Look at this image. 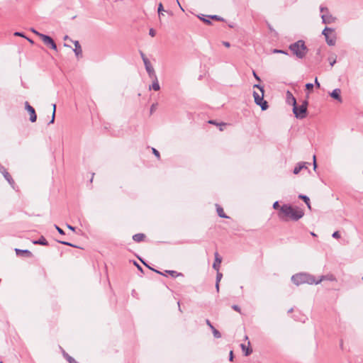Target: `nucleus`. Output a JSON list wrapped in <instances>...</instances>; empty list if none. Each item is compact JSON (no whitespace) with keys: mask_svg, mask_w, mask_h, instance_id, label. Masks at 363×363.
I'll return each mask as SVG.
<instances>
[{"mask_svg":"<svg viewBox=\"0 0 363 363\" xmlns=\"http://www.w3.org/2000/svg\"><path fill=\"white\" fill-rule=\"evenodd\" d=\"M304 216L303 210L293 207L290 204H284L280 207L278 216L283 221L289 220L297 221Z\"/></svg>","mask_w":363,"mask_h":363,"instance_id":"1","label":"nucleus"},{"mask_svg":"<svg viewBox=\"0 0 363 363\" xmlns=\"http://www.w3.org/2000/svg\"><path fill=\"white\" fill-rule=\"evenodd\" d=\"M323 277L318 280L315 279V277L308 273H298L291 277V281L297 286L303 284H318L321 282Z\"/></svg>","mask_w":363,"mask_h":363,"instance_id":"2","label":"nucleus"},{"mask_svg":"<svg viewBox=\"0 0 363 363\" xmlns=\"http://www.w3.org/2000/svg\"><path fill=\"white\" fill-rule=\"evenodd\" d=\"M289 48L292 54L298 59L304 58L308 51L305 41L303 40H298L296 42L290 44Z\"/></svg>","mask_w":363,"mask_h":363,"instance_id":"3","label":"nucleus"},{"mask_svg":"<svg viewBox=\"0 0 363 363\" xmlns=\"http://www.w3.org/2000/svg\"><path fill=\"white\" fill-rule=\"evenodd\" d=\"M308 105V101L307 100H303L301 105L298 106L296 104L293 107V113L296 118L303 119L306 117Z\"/></svg>","mask_w":363,"mask_h":363,"instance_id":"4","label":"nucleus"},{"mask_svg":"<svg viewBox=\"0 0 363 363\" xmlns=\"http://www.w3.org/2000/svg\"><path fill=\"white\" fill-rule=\"evenodd\" d=\"M322 34L325 36V41L328 45H335L336 43V35L334 28L326 26L322 31Z\"/></svg>","mask_w":363,"mask_h":363,"instance_id":"5","label":"nucleus"},{"mask_svg":"<svg viewBox=\"0 0 363 363\" xmlns=\"http://www.w3.org/2000/svg\"><path fill=\"white\" fill-rule=\"evenodd\" d=\"M264 92H261V94H259L256 91H253L255 103L259 106L262 111L267 110L269 107L267 101L264 99Z\"/></svg>","mask_w":363,"mask_h":363,"instance_id":"6","label":"nucleus"},{"mask_svg":"<svg viewBox=\"0 0 363 363\" xmlns=\"http://www.w3.org/2000/svg\"><path fill=\"white\" fill-rule=\"evenodd\" d=\"M36 35H38L40 38V39L46 45L49 46L51 49L54 50H57L56 43L50 36L40 33L39 32H36Z\"/></svg>","mask_w":363,"mask_h":363,"instance_id":"7","label":"nucleus"},{"mask_svg":"<svg viewBox=\"0 0 363 363\" xmlns=\"http://www.w3.org/2000/svg\"><path fill=\"white\" fill-rule=\"evenodd\" d=\"M25 108L28 112L30 115V121L32 123H34L37 120V114L35 113V111L33 106L30 105V104L28 101L25 102Z\"/></svg>","mask_w":363,"mask_h":363,"instance_id":"8","label":"nucleus"},{"mask_svg":"<svg viewBox=\"0 0 363 363\" xmlns=\"http://www.w3.org/2000/svg\"><path fill=\"white\" fill-rule=\"evenodd\" d=\"M144 65H145V69H146L149 77L151 79L156 78V77H157L156 73H155V69L152 67L150 60H145Z\"/></svg>","mask_w":363,"mask_h":363,"instance_id":"9","label":"nucleus"},{"mask_svg":"<svg viewBox=\"0 0 363 363\" xmlns=\"http://www.w3.org/2000/svg\"><path fill=\"white\" fill-rule=\"evenodd\" d=\"M322 23L324 24H329L334 22L336 19L335 17H333L330 13H325L321 15Z\"/></svg>","mask_w":363,"mask_h":363,"instance_id":"10","label":"nucleus"},{"mask_svg":"<svg viewBox=\"0 0 363 363\" xmlns=\"http://www.w3.org/2000/svg\"><path fill=\"white\" fill-rule=\"evenodd\" d=\"M74 49L73 50L76 57L79 59L82 57V49L78 40L74 42Z\"/></svg>","mask_w":363,"mask_h":363,"instance_id":"11","label":"nucleus"},{"mask_svg":"<svg viewBox=\"0 0 363 363\" xmlns=\"http://www.w3.org/2000/svg\"><path fill=\"white\" fill-rule=\"evenodd\" d=\"M286 95V101L289 105H291L294 107L295 105L297 104L296 98L293 96L292 93L290 91H287Z\"/></svg>","mask_w":363,"mask_h":363,"instance_id":"12","label":"nucleus"},{"mask_svg":"<svg viewBox=\"0 0 363 363\" xmlns=\"http://www.w3.org/2000/svg\"><path fill=\"white\" fill-rule=\"evenodd\" d=\"M15 252L17 256L31 257L33 256L32 252L28 250H21L15 249Z\"/></svg>","mask_w":363,"mask_h":363,"instance_id":"13","label":"nucleus"},{"mask_svg":"<svg viewBox=\"0 0 363 363\" xmlns=\"http://www.w3.org/2000/svg\"><path fill=\"white\" fill-rule=\"evenodd\" d=\"M330 96L338 101L339 102H342V97H341V89H339V88H336L335 89L333 90V91L331 93H330Z\"/></svg>","mask_w":363,"mask_h":363,"instance_id":"14","label":"nucleus"},{"mask_svg":"<svg viewBox=\"0 0 363 363\" xmlns=\"http://www.w3.org/2000/svg\"><path fill=\"white\" fill-rule=\"evenodd\" d=\"M214 256H215V260L213 264V268L216 271H219L220 266V264L222 262V258L219 256L218 252H215Z\"/></svg>","mask_w":363,"mask_h":363,"instance_id":"15","label":"nucleus"},{"mask_svg":"<svg viewBox=\"0 0 363 363\" xmlns=\"http://www.w3.org/2000/svg\"><path fill=\"white\" fill-rule=\"evenodd\" d=\"M206 323L211 328L214 337H216V338L221 337V333L211 324V321L208 319L206 320Z\"/></svg>","mask_w":363,"mask_h":363,"instance_id":"16","label":"nucleus"},{"mask_svg":"<svg viewBox=\"0 0 363 363\" xmlns=\"http://www.w3.org/2000/svg\"><path fill=\"white\" fill-rule=\"evenodd\" d=\"M306 164H307V162H298L294 167L293 173L294 174H298L301 169H303L304 168H306V169L307 168ZM308 164H310V163H308Z\"/></svg>","mask_w":363,"mask_h":363,"instance_id":"17","label":"nucleus"},{"mask_svg":"<svg viewBox=\"0 0 363 363\" xmlns=\"http://www.w3.org/2000/svg\"><path fill=\"white\" fill-rule=\"evenodd\" d=\"M33 243L35 245H40L44 246H48L49 245L48 242L43 236H40L39 239L33 241Z\"/></svg>","mask_w":363,"mask_h":363,"instance_id":"18","label":"nucleus"},{"mask_svg":"<svg viewBox=\"0 0 363 363\" xmlns=\"http://www.w3.org/2000/svg\"><path fill=\"white\" fill-rule=\"evenodd\" d=\"M145 238L144 233H137L133 235V240L136 242H140Z\"/></svg>","mask_w":363,"mask_h":363,"instance_id":"19","label":"nucleus"},{"mask_svg":"<svg viewBox=\"0 0 363 363\" xmlns=\"http://www.w3.org/2000/svg\"><path fill=\"white\" fill-rule=\"evenodd\" d=\"M240 347L245 356H249L252 352V349L250 347H246L245 345L241 344Z\"/></svg>","mask_w":363,"mask_h":363,"instance_id":"20","label":"nucleus"},{"mask_svg":"<svg viewBox=\"0 0 363 363\" xmlns=\"http://www.w3.org/2000/svg\"><path fill=\"white\" fill-rule=\"evenodd\" d=\"M4 175V177L5 178V179L11 184V185H13L14 184V180L13 179L12 177L11 176V174L6 171H5L4 172H3L2 174Z\"/></svg>","mask_w":363,"mask_h":363,"instance_id":"21","label":"nucleus"},{"mask_svg":"<svg viewBox=\"0 0 363 363\" xmlns=\"http://www.w3.org/2000/svg\"><path fill=\"white\" fill-rule=\"evenodd\" d=\"M152 79L154 80L152 82V85L150 86V89H152L155 91H159L160 89V84H159V82L157 80V77H156V78H152Z\"/></svg>","mask_w":363,"mask_h":363,"instance_id":"22","label":"nucleus"},{"mask_svg":"<svg viewBox=\"0 0 363 363\" xmlns=\"http://www.w3.org/2000/svg\"><path fill=\"white\" fill-rule=\"evenodd\" d=\"M298 199L303 200L304 201V203L307 205L308 208H311L310 199L308 196L303 195V194H300L298 196Z\"/></svg>","mask_w":363,"mask_h":363,"instance_id":"23","label":"nucleus"},{"mask_svg":"<svg viewBox=\"0 0 363 363\" xmlns=\"http://www.w3.org/2000/svg\"><path fill=\"white\" fill-rule=\"evenodd\" d=\"M216 211H217V213H218V215L219 217H220V218H228L225 214V213L223 211V208L220 206H219L218 204H216Z\"/></svg>","mask_w":363,"mask_h":363,"instance_id":"24","label":"nucleus"},{"mask_svg":"<svg viewBox=\"0 0 363 363\" xmlns=\"http://www.w3.org/2000/svg\"><path fill=\"white\" fill-rule=\"evenodd\" d=\"M200 20H201L203 23L207 25H211V19L207 17V16L201 14V16H198Z\"/></svg>","mask_w":363,"mask_h":363,"instance_id":"25","label":"nucleus"},{"mask_svg":"<svg viewBox=\"0 0 363 363\" xmlns=\"http://www.w3.org/2000/svg\"><path fill=\"white\" fill-rule=\"evenodd\" d=\"M166 273H168L170 276H172V277H177L179 276H183V274L182 273H179L174 270H166L165 271Z\"/></svg>","mask_w":363,"mask_h":363,"instance_id":"26","label":"nucleus"},{"mask_svg":"<svg viewBox=\"0 0 363 363\" xmlns=\"http://www.w3.org/2000/svg\"><path fill=\"white\" fill-rule=\"evenodd\" d=\"M207 17L210 19L216 20L218 21H225L223 18H222L221 16H218V15H209V16H207Z\"/></svg>","mask_w":363,"mask_h":363,"instance_id":"27","label":"nucleus"},{"mask_svg":"<svg viewBox=\"0 0 363 363\" xmlns=\"http://www.w3.org/2000/svg\"><path fill=\"white\" fill-rule=\"evenodd\" d=\"M53 111H52V116L50 121L48 123V125L52 124L55 122V112H56V104H52Z\"/></svg>","mask_w":363,"mask_h":363,"instance_id":"28","label":"nucleus"},{"mask_svg":"<svg viewBox=\"0 0 363 363\" xmlns=\"http://www.w3.org/2000/svg\"><path fill=\"white\" fill-rule=\"evenodd\" d=\"M57 242L61 243L65 245H67V246H70V247H75V248L79 247L78 246H77L69 242H67V241H64V240H57Z\"/></svg>","mask_w":363,"mask_h":363,"instance_id":"29","label":"nucleus"},{"mask_svg":"<svg viewBox=\"0 0 363 363\" xmlns=\"http://www.w3.org/2000/svg\"><path fill=\"white\" fill-rule=\"evenodd\" d=\"M272 53H275V54H284V55H289V52L287 50H279V49H274L272 50Z\"/></svg>","mask_w":363,"mask_h":363,"instance_id":"30","label":"nucleus"},{"mask_svg":"<svg viewBox=\"0 0 363 363\" xmlns=\"http://www.w3.org/2000/svg\"><path fill=\"white\" fill-rule=\"evenodd\" d=\"M163 11H164V7H163V5H162V3H160V4H158V8H157V12H158V15H159V17H160V16H161L162 15H163V13H162Z\"/></svg>","mask_w":363,"mask_h":363,"instance_id":"31","label":"nucleus"},{"mask_svg":"<svg viewBox=\"0 0 363 363\" xmlns=\"http://www.w3.org/2000/svg\"><path fill=\"white\" fill-rule=\"evenodd\" d=\"M140 259V261L143 263V264H145L146 267H148L149 269H150L151 270H152V271L155 272H156V273H157V274H161V275L165 276V274H164V273H162V272H160L159 270H157V269H153V268L150 267L149 265H147V264H146L143 260H142L141 259Z\"/></svg>","mask_w":363,"mask_h":363,"instance_id":"32","label":"nucleus"},{"mask_svg":"<svg viewBox=\"0 0 363 363\" xmlns=\"http://www.w3.org/2000/svg\"><path fill=\"white\" fill-rule=\"evenodd\" d=\"M216 272H217V274H216V281L220 282V279L223 277V274L220 273L219 271H216Z\"/></svg>","mask_w":363,"mask_h":363,"instance_id":"33","label":"nucleus"},{"mask_svg":"<svg viewBox=\"0 0 363 363\" xmlns=\"http://www.w3.org/2000/svg\"><path fill=\"white\" fill-rule=\"evenodd\" d=\"M253 87L257 88L260 91V92H264V86L260 85L259 84H255Z\"/></svg>","mask_w":363,"mask_h":363,"instance_id":"34","label":"nucleus"},{"mask_svg":"<svg viewBox=\"0 0 363 363\" xmlns=\"http://www.w3.org/2000/svg\"><path fill=\"white\" fill-rule=\"evenodd\" d=\"M320 11L321 13H323V14L325 13H329L328 9L327 7H325V6H320Z\"/></svg>","mask_w":363,"mask_h":363,"instance_id":"35","label":"nucleus"},{"mask_svg":"<svg viewBox=\"0 0 363 363\" xmlns=\"http://www.w3.org/2000/svg\"><path fill=\"white\" fill-rule=\"evenodd\" d=\"M55 228H56V230H57V232L60 234H61V235H65V231L61 228H60L58 225H55Z\"/></svg>","mask_w":363,"mask_h":363,"instance_id":"36","label":"nucleus"},{"mask_svg":"<svg viewBox=\"0 0 363 363\" xmlns=\"http://www.w3.org/2000/svg\"><path fill=\"white\" fill-rule=\"evenodd\" d=\"M332 237L333 238H336V239H338L340 238V233H339V231H335L333 235H332Z\"/></svg>","mask_w":363,"mask_h":363,"instance_id":"37","label":"nucleus"},{"mask_svg":"<svg viewBox=\"0 0 363 363\" xmlns=\"http://www.w3.org/2000/svg\"><path fill=\"white\" fill-rule=\"evenodd\" d=\"M152 153L157 157L158 159L160 157V154L157 150L155 148H152Z\"/></svg>","mask_w":363,"mask_h":363,"instance_id":"38","label":"nucleus"},{"mask_svg":"<svg viewBox=\"0 0 363 363\" xmlns=\"http://www.w3.org/2000/svg\"><path fill=\"white\" fill-rule=\"evenodd\" d=\"M305 86L307 90H311L313 89L314 85L312 83H307Z\"/></svg>","mask_w":363,"mask_h":363,"instance_id":"39","label":"nucleus"},{"mask_svg":"<svg viewBox=\"0 0 363 363\" xmlns=\"http://www.w3.org/2000/svg\"><path fill=\"white\" fill-rule=\"evenodd\" d=\"M232 308H233L234 311H238V312H239V313H240V312H241V309H240V306H238V305H235H235H233V306H232Z\"/></svg>","mask_w":363,"mask_h":363,"instance_id":"40","label":"nucleus"},{"mask_svg":"<svg viewBox=\"0 0 363 363\" xmlns=\"http://www.w3.org/2000/svg\"><path fill=\"white\" fill-rule=\"evenodd\" d=\"M14 35L15 36H20V37H23V38H26L25 34L22 32H15L14 33Z\"/></svg>","mask_w":363,"mask_h":363,"instance_id":"41","label":"nucleus"},{"mask_svg":"<svg viewBox=\"0 0 363 363\" xmlns=\"http://www.w3.org/2000/svg\"><path fill=\"white\" fill-rule=\"evenodd\" d=\"M252 74H253V76H254V77L255 78V79H256L257 81H258V82H261V79H260V77L257 75V74L256 73V72H255V71H254V70H253V71H252Z\"/></svg>","mask_w":363,"mask_h":363,"instance_id":"42","label":"nucleus"},{"mask_svg":"<svg viewBox=\"0 0 363 363\" xmlns=\"http://www.w3.org/2000/svg\"><path fill=\"white\" fill-rule=\"evenodd\" d=\"M134 264L137 267V268L139 271H140L141 272H143V269L142 267L139 264H138V262L136 261H134Z\"/></svg>","mask_w":363,"mask_h":363,"instance_id":"43","label":"nucleus"},{"mask_svg":"<svg viewBox=\"0 0 363 363\" xmlns=\"http://www.w3.org/2000/svg\"><path fill=\"white\" fill-rule=\"evenodd\" d=\"M156 34L155 30L153 28H150L149 30V35L152 37H154Z\"/></svg>","mask_w":363,"mask_h":363,"instance_id":"44","label":"nucleus"},{"mask_svg":"<svg viewBox=\"0 0 363 363\" xmlns=\"http://www.w3.org/2000/svg\"><path fill=\"white\" fill-rule=\"evenodd\" d=\"M279 208H280L279 203V201H277L273 203V208L278 209Z\"/></svg>","mask_w":363,"mask_h":363,"instance_id":"45","label":"nucleus"},{"mask_svg":"<svg viewBox=\"0 0 363 363\" xmlns=\"http://www.w3.org/2000/svg\"><path fill=\"white\" fill-rule=\"evenodd\" d=\"M140 56H141V57L143 59V61L145 63V60H148V59H147V57L145 56V55L142 51H140Z\"/></svg>","mask_w":363,"mask_h":363,"instance_id":"46","label":"nucleus"},{"mask_svg":"<svg viewBox=\"0 0 363 363\" xmlns=\"http://www.w3.org/2000/svg\"><path fill=\"white\" fill-rule=\"evenodd\" d=\"M233 352L231 350L229 353V360L232 362L233 360Z\"/></svg>","mask_w":363,"mask_h":363,"instance_id":"47","label":"nucleus"},{"mask_svg":"<svg viewBox=\"0 0 363 363\" xmlns=\"http://www.w3.org/2000/svg\"><path fill=\"white\" fill-rule=\"evenodd\" d=\"M315 85L318 87V88H320V83L318 82V78L315 77Z\"/></svg>","mask_w":363,"mask_h":363,"instance_id":"48","label":"nucleus"},{"mask_svg":"<svg viewBox=\"0 0 363 363\" xmlns=\"http://www.w3.org/2000/svg\"><path fill=\"white\" fill-rule=\"evenodd\" d=\"M317 167V163H316V161H315V156L314 155L313 156V169H315Z\"/></svg>","mask_w":363,"mask_h":363,"instance_id":"49","label":"nucleus"},{"mask_svg":"<svg viewBox=\"0 0 363 363\" xmlns=\"http://www.w3.org/2000/svg\"><path fill=\"white\" fill-rule=\"evenodd\" d=\"M223 44L224 46H225L226 48H229L230 46V44L229 42H227V41H223Z\"/></svg>","mask_w":363,"mask_h":363,"instance_id":"50","label":"nucleus"},{"mask_svg":"<svg viewBox=\"0 0 363 363\" xmlns=\"http://www.w3.org/2000/svg\"><path fill=\"white\" fill-rule=\"evenodd\" d=\"M64 357L66 358V359L69 362V357H72L71 356H69L67 353L65 352H64Z\"/></svg>","mask_w":363,"mask_h":363,"instance_id":"51","label":"nucleus"},{"mask_svg":"<svg viewBox=\"0 0 363 363\" xmlns=\"http://www.w3.org/2000/svg\"><path fill=\"white\" fill-rule=\"evenodd\" d=\"M67 228H68L69 229H70L71 230H72V231H75V228H74V227H73V226H72V225H69V224H67Z\"/></svg>","mask_w":363,"mask_h":363,"instance_id":"52","label":"nucleus"},{"mask_svg":"<svg viewBox=\"0 0 363 363\" xmlns=\"http://www.w3.org/2000/svg\"><path fill=\"white\" fill-rule=\"evenodd\" d=\"M219 283L220 282L216 281V286H216L217 292L219 291Z\"/></svg>","mask_w":363,"mask_h":363,"instance_id":"53","label":"nucleus"},{"mask_svg":"<svg viewBox=\"0 0 363 363\" xmlns=\"http://www.w3.org/2000/svg\"><path fill=\"white\" fill-rule=\"evenodd\" d=\"M155 108V104H152L150 107V113H152Z\"/></svg>","mask_w":363,"mask_h":363,"instance_id":"54","label":"nucleus"},{"mask_svg":"<svg viewBox=\"0 0 363 363\" xmlns=\"http://www.w3.org/2000/svg\"><path fill=\"white\" fill-rule=\"evenodd\" d=\"M208 123L211 124H216V121L213 120L209 121Z\"/></svg>","mask_w":363,"mask_h":363,"instance_id":"55","label":"nucleus"},{"mask_svg":"<svg viewBox=\"0 0 363 363\" xmlns=\"http://www.w3.org/2000/svg\"><path fill=\"white\" fill-rule=\"evenodd\" d=\"M26 38V39H27V40H28L31 44H33V43H34V42H33V40H31V39H30V38Z\"/></svg>","mask_w":363,"mask_h":363,"instance_id":"56","label":"nucleus"},{"mask_svg":"<svg viewBox=\"0 0 363 363\" xmlns=\"http://www.w3.org/2000/svg\"><path fill=\"white\" fill-rule=\"evenodd\" d=\"M320 49H318V50H317L316 55H320Z\"/></svg>","mask_w":363,"mask_h":363,"instance_id":"57","label":"nucleus"},{"mask_svg":"<svg viewBox=\"0 0 363 363\" xmlns=\"http://www.w3.org/2000/svg\"><path fill=\"white\" fill-rule=\"evenodd\" d=\"M311 235L313 237H315L316 236V234H315L313 232H311Z\"/></svg>","mask_w":363,"mask_h":363,"instance_id":"58","label":"nucleus"},{"mask_svg":"<svg viewBox=\"0 0 363 363\" xmlns=\"http://www.w3.org/2000/svg\"><path fill=\"white\" fill-rule=\"evenodd\" d=\"M292 311H293V308H290V309L288 311V313H291Z\"/></svg>","mask_w":363,"mask_h":363,"instance_id":"59","label":"nucleus"},{"mask_svg":"<svg viewBox=\"0 0 363 363\" xmlns=\"http://www.w3.org/2000/svg\"><path fill=\"white\" fill-rule=\"evenodd\" d=\"M31 30H32V32H33L34 33H35V34H36V32H37V31H36L34 28H32V29H31Z\"/></svg>","mask_w":363,"mask_h":363,"instance_id":"60","label":"nucleus"},{"mask_svg":"<svg viewBox=\"0 0 363 363\" xmlns=\"http://www.w3.org/2000/svg\"><path fill=\"white\" fill-rule=\"evenodd\" d=\"M335 63V60H334L333 62H331L330 65H331V66H333V65H334Z\"/></svg>","mask_w":363,"mask_h":363,"instance_id":"61","label":"nucleus"},{"mask_svg":"<svg viewBox=\"0 0 363 363\" xmlns=\"http://www.w3.org/2000/svg\"><path fill=\"white\" fill-rule=\"evenodd\" d=\"M68 38H69L68 35H65V36L64 37V40H67Z\"/></svg>","mask_w":363,"mask_h":363,"instance_id":"62","label":"nucleus"},{"mask_svg":"<svg viewBox=\"0 0 363 363\" xmlns=\"http://www.w3.org/2000/svg\"><path fill=\"white\" fill-rule=\"evenodd\" d=\"M177 4L179 5L180 8L183 10V9L182 8L180 4H179V1L177 0Z\"/></svg>","mask_w":363,"mask_h":363,"instance_id":"63","label":"nucleus"},{"mask_svg":"<svg viewBox=\"0 0 363 363\" xmlns=\"http://www.w3.org/2000/svg\"><path fill=\"white\" fill-rule=\"evenodd\" d=\"M179 308L180 309V302H178Z\"/></svg>","mask_w":363,"mask_h":363,"instance_id":"64","label":"nucleus"}]
</instances>
